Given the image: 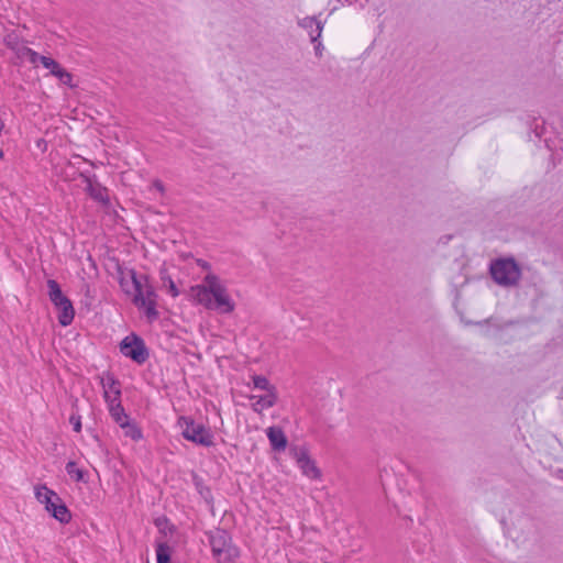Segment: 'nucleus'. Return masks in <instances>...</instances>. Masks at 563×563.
I'll list each match as a JSON object with an SVG mask.
<instances>
[{"instance_id":"nucleus-18","label":"nucleus","mask_w":563,"mask_h":563,"mask_svg":"<svg viewBox=\"0 0 563 563\" xmlns=\"http://www.w3.org/2000/svg\"><path fill=\"white\" fill-rule=\"evenodd\" d=\"M36 499L43 504L44 506L49 504L51 500H58V495L53 490L48 489L46 486H41L35 489Z\"/></svg>"},{"instance_id":"nucleus-30","label":"nucleus","mask_w":563,"mask_h":563,"mask_svg":"<svg viewBox=\"0 0 563 563\" xmlns=\"http://www.w3.org/2000/svg\"><path fill=\"white\" fill-rule=\"evenodd\" d=\"M62 499L58 497V500L53 501L51 500L49 504L45 505V509L53 516L55 512V509L57 508V505L60 504Z\"/></svg>"},{"instance_id":"nucleus-32","label":"nucleus","mask_w":563,"mask_h":563,"mask_svg":"<svg viewBox=\"0 0 563 563\" xmlns=\"http://www.w3.org/2000/svg\"><path fill=\"white\" fill-rule=\"evenodd\" d=\"M314 44V53L318 57H321L322 56V52L324 49L322 43L318 40L317 42L313 43Z\"/></svg>"},{"instance_id":"nucleus-17","label":"nucleus","mask_w":563,"mask_h":563,"mask_svg":"<svg viewBox=\"0 0 563 563\" xmlns=\"http://www.w3.org/2000/svg\"><path fill=\"white\" fill-rule=\"evenodd\" d=\"M85 180L87 183L86 189L93 199H96L98 201L107 200L106 188L101 187L99 184L92 183L91 179L88 177H86Z\"/></svg>"},{"instance_id":"nucleus-21","label":"nucleus","mask_w":563,"mask_h":563,"mask_svg":"<svg viewBox=\"0 0 563 563\" xmlns=\"http://www.w3.org/2000/svg\"><path fill=\"white\" fill-rule=\"evenodd\" d=\"M67 474L76 482L84 481V472L77 467V464L73 461L66 464Z\"/></svg>"},{"instance_id":"nucleus-14","label":"nucleus","mask_w":563,"mask_h":563,"mask_svg":"<svg viewBox=\"0 0 563 563\" xmlns=\"http://www.w3.org/2000/svg\"><path fill=\"white\" fill-rule=\"evenodd\" d=\"M108 408L112 419L121 427H128L129 417L124 411V408L121 405V400H117L115 398L111 399L108 402Z\"/></svg>"},{"instance_id":"nucleus-20","label":"nucleus","mask_w":563,"mask_h":563,"mask_svg":"<svg viewBox=\"0 0 563 563\" xmlns=\"http://www.w3.org/2000/svg\"><path fill=\"white\" fill-rule=\"evenodd\" d=\"M53 517L59 522L66 523L70 520L71 516L66 505L63 501H60V504L57 505V508L55 509Z\"/></svg>"},{"instance_id":"nucleus-24","label":"nucleus","mask_w":563,"mask_h":563,"mask_svg":"<svg viewBox=\"0 0 563 563\" xmlns=\"http://www.w3.org/2000/svg\"><path fill=\"white\" fill-rule=\"evenodd\" d=\"M125 430V435L130 437L133 440H140L142 438V432L139 428L131 424L128 421V427L123 428Z\"/></svg>"},{"instance_id":"nucleus-23","label":"nucleus","mask_w":563,"mask_h":563,"mask_svg":"<svg viewBox=\"0 0 563 563\" xmlns=\"http://www.w3.org/2000/svg\"><path fill=\"white\" fill-rule=\"evenodd\" d=\"M156 559L157 563H169V547L166 544H158L156 548Z\"/></svg>"},{"instance_id":"nucleus-34","label":"nucleus","mask_w":563,"mask_h":563,"mask_svg":"<svg viewBox=\"0 0 563 563\" xmlns=\"http://www.w3.org/2000/svg\"><path fill=\"white\" fill-rule=\"evenodd\" d=\"M3 156H4V153L2 150H0V159L3 158Z\"/></svg>"},{"instance_id":"nucleus-10","label":"nucleus","mask_w":563,"mask_h":563,"mask_svg":"<svg viewBox=\"0 0 563 563\" xmlns=\"http://www.w3.org/2000/svg\"><path fill=\"white\" fill-rule=\"evenodd\" d=\"M298 25L308 32L312 43L320 40L323 31V23L316 16H305L298 21Z\"/></svg>"},{"instance_id":"nucleus-11","label":"nucleus","mask_w":563,"mask_h":563,"mask_svg":"<svg viewBox=\"0 0 563 563\" xmlns=\"http://www.w3.org/2000/svg\"><path fill=\"white\" fill-rule=\"evenodd\" d=\"M254 402L251 405L252 409L261 413L263 410L272 408L276 405L278 396L277 391L265 393L264 395H251L249 397Z\"/></svg>"},{"instance_id":"nucleus-15","label":"nucleus","mask_w":563,"mask_h":563,"mask_svg":"<svg viewBox=\"0 0 563 563\" xmlns=\"http://www.w3.org/2000/svg\"><path fill=\"white\" fill-rule=\"evenodd\" d=\"M55 307L58 310V322L63 327L69 325L73 322L75 316L71 301L69 299H65L60 303L55 305Z\"/></svg>"},{"instance_id":"nucleus-5","label":"nucleus","mask_w":563,"mask_h":563,"mask_svg":"<svg viewBox=\"0 0 563 563\" xmlns=\"http://www.w3.org/2000/svg\"><path fill=\"white\" fill-rule=\"evenodd\" d=\"M178 424L186 440L206 448L213 445V434L202 423H197L187 417H180Z\"/></svg>"},{"instance_id":"nucleus-2","label":"nucleus","mask_w":563,"mask_h":563,"mask_svg":"<svg viewBox=\"0 0 563 563\" xmlns=\"http://www.w3.org/2000/svg\"><path fill=\"white\" fill-rule=\"evenodd\" d=\"M489 273L493 280L501 287H515L521 279V268L512 257H501L492 261Z\"/></svg>"},{"instance_id":"nucleus-8","label":"nucleus","mask_w":563,"mask_h":563,"mask_svg":"<svg viewBox=\"0 0 563 563\" xmlns=\"http://www.w3.org/2000/svg\"><path fill=\"white\" fill-rule=\"evenodd\" d=\"M290 455L295 459L301 473L310 479H318L321 477V472L317 467L314 461L310 457L306 446H292Z\"/></svg>"},{"instance_id":"nucleus-26","label":"nucleus","mask_w":563,"mask_h":563,"mask_svg":"<svg viewBox=\"0 0 563 563\" xmlns=\"http://www.w3.org/2000/svg\"><path fill=\"white\" fill-rule=\"evenodd\" d=\"M31 48L23 45V44H16V48L14 49V53L18 58L24 59L27 58L29 54H31Z\"/></svg>"},{"instance_id":"nucleus-25","label":"nucleus","mask_w":563,"mask_h":563,"mask_svg":"<svg viewBox=\"0 0 563 563\" xmlns=\"http://www.w3.org/2000/svg\"><path fill=\"white\" fill-rule=\"evenodd\" d=\"M41 63L45 68L51 70L52 75H53V71H55L60 66L56 60H54L51 57H46V56L41 57Z\"/></svg>"},{"instance_id":"nucleus-33","label":"nucleus","mask_w":563,"mask_h":563,"mask_svg":"<svg viewBox=\"0 0 563 563\" xmlns=\"http://www.w3.org/2000/svg\"><path fill=\"white\" fill-rule=\"evenodd\" d=\"M152 186H153V188H155L161 194H164L165 187H164V185H163V183L161 180H158V179L154 180Z\"/></svg>"},{"instance_id":"nucleus-29","label":"nucleus","mask_w":563,"mask_h":563,"mask_svg":"<svg viewBox=\"0 0 563 563\" xmlns=\"http://www.w3.org/2000/svg\"><path fill=\"white\" fill-rule=\"evenodd\" d=\"M69 422L73 424L74 430L76 432H80V430H81L80 416L71 415L70 418H69Z\"/></svg>"},{"instance_id":"nucleus-31","label":"nucleus","mask_w":563,"mask_h":563,"mask_svg":"<svg viewBox=\"0 0 563 563\" xmlns=\"http://www.w3.org/2000/svg\"><path fill=\"white\" fill-rule=\"evenodd\" d=\"M41 55L32 49L26 59L32 64H36L37 62H41Z\"/></svg>"},{"instance_id":"nucleus-1","label":"nucleus","mask_w":563,"mask_h":563,"mask_svg":"<svg viewBox=\"0 0 563 563\" xmlns=\"http://www.w3.org/2000/svg\"><path fill=\"white\" fill-rule=\"evenodd\" d=\"M190 291L194 300L208 310L231 313L235 309L227 285L212 273L207 274L201 284L192 286Z\"/></svg>"},{"instance_id":"nucleus-9","label":"nucleus","mask_w":563,"mask_h":563,"mask_svg":"<svg viewBox=\"0 0 563 563\" xmlns=\"http://www.w3.org/2000/svg\"><path fill=\"white\" fill-rule=\"evenodd\" d=\"M139 278H141V275H136L134 269L122 268L121 266H118V280L121 289L126 295H132L133 289L139 285Z\"/></svg>"},{"instance_id":"nucleus-28","label":"nucleus","mask_w":563,"mask_h":563,"mask_svg":"<svg viewBox=\"0 0 563 563\" xmlns=\"http://www.w3.org/2000/svg\"><path fill=\"white\" fill-rule=\"evenodd\" d=\"M4 44L14 52V49L16 48V44H20L18 42V38L16 36L14 35H8L4 37Z\"/></svg>"},{"instance_id":"nucleus-7","label":"nucleus","mask_w":563,"mask_h":563,"mask_svg":"<svg viewBox=\"0 0 563 563\" xmlns=\"http://www.w3.org/2000/svg\"><path fill=\"white\" fill-rule=\"evenodd\" d=\"M120 351L124 356L132 358L139 364L144 363L148 357L144 341L134 333L122 340Z\"/></svg>"},{"instance_id":"nucleus-19","label":"nucleus","mask_w":563,"mask_h":563,"mask_svg":"<svg viewBox=\"0 0 563 563\" xmlns=\"http://www.w3.org/2000/svg\"><path fill=\"white\" fill-rule=\"evenodd\" d=\"M252 379L254 387L257 389H262L265 393L277 391L276 387L272 385L265 376L254 375Z\"/></svg>"},{"instance_id":"nucleus-4","label":"nucleus","mask_w":563,"mask_h":563,"mask_svg":"<svg viewBox=\"0 0 563 563\" xmlns=\"http://www.w3.org/2000/svg\"><path fill=\"white\" fill-rule=\"evenodd\" d=\"M209 543L218 563H228L239 555L238 549L231 544L230 537L224 530L217 529L210 532Z\"/></svg>"},{"instance_id":"nucleus-12","label":"nucleus","mask_w":563,"mask_h":563,"mask_svg":"<svg viewBox=\"0 0 563 563\" xmlns=\"http://www.w3.org/2000/svg\"><path fill=\"white\" fill-rule=\"evenodd\" d=\"M101 385L107 404L113 398L120 400V383L111 374L108 373L104 377L101 378Z\"/></svg>"},{"instance_id":"nucleus-3","label":"nucleus","mask_w":563,"mask_h":563,"mask_svg":"<svg viewBox=\"0 0 563 563\" xmlns=\"http://www.w3.org/2000/svg\"><path fill=\"white\" fill-rule=\"evenodd\" d=\"M137 284L131 295L132 301L137 308L144 309L150 320H155L158 317L156 310V292L145 275H141Z\"/></svg>"},{"instance_id":"nucleus-13","label":"nucleus","mask_w":563,"mask_h":563,"mask_svg":"<svg viewBox=\"0 0 563 563\" xmlns=\"http://www.w3.org/2000/svg\"><path fill=\"white\" fill-rule=\"evenodd\" d=\"M266 435L269 440L271 446L276 452H283L287 448V437L279 427H269L266 430Z\"/></svg>"},{"instance_id":"nucleus-6","label":"nucleus","mask_w":563,"mask_h":563,"mask_svg":"<svg viewBox=\"0 0 563 563\" xmlns=\"http://www.w3.org/2000/svg\"><path fill=\"white\" fill-rule=\"evenodd\" d=\"M537 528L534 521L527 517H518L511 526L507 528V534L517 543H525L536 536Z\"/></svg>"},{"instance_id":"nucleus-27","label":"nucleus","mask_w":563,"mask_h":563,"mask_svg":"<svg viewBox=\"0 0 563 563\" xmlns=\"http://www.w3.org/2000/svg\"><path fill=\"white\" fill-rule=\"evenodd\" d=\"M163 280H164L165 285H167L169 294L173 297H177L179 295V291H178L175 283L173 282V279L170 277H166V278L163 277Z\"/></svg>"},{"instance_id":"nucleus-22","label":"nucleus","mask_w":563,"mask_h":563,"mask_svg":"<svg viewBox=\"0 0 563 563\" xmlns=\"http://www.w3.org/2000/svg\"><path fill=\"white\" fill-rule=\"evenodd\" d=\"M53 76L57 77L62 84L73 87V76L63 67H58L55 71H53Z\"/></svg>"},{"instance_id":"nucleus-16","label":"nucleus","mask_w":563,"mask_h":563,"mask_svg":"<svg viewBox=\"0 0 563 563\" xmlns=\"http://www.w3.org/2000/svg\"><path fill=\"white\" fill-rule=\"evenodd\" d=\"M47 287H48V297L51 301L55 305L60 303L65 299H68L62 291L58 283L54 279L47 280Z\"/></svg>"}]
</instances>
